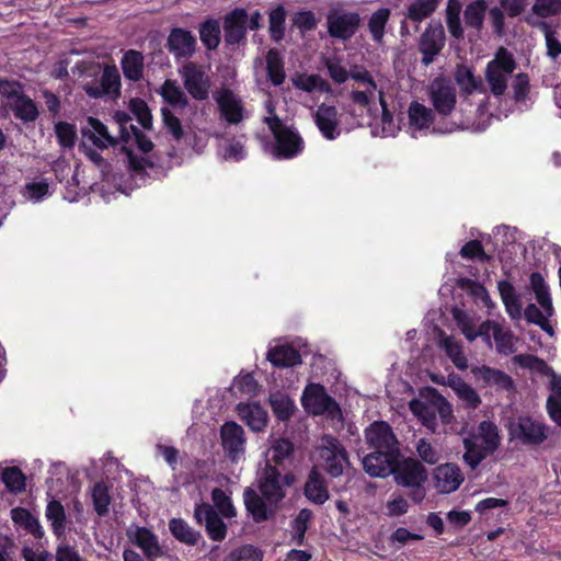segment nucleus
Listing matches in <instances>:
<instances>
[{
	"mask_svg": "<svg viewBox=\"0 0 561 561\" xmlns=\"http://www.w3.org/2000/svg\"><path fill=\"white\" fill-rule=\"evenodd\" d=\"M270 33L274 41L279 42L284 37L285 10L282 5L270 13Z\"/></svg>",
	"mask_w": 561,
	"mask_h": 561,
	"instance_id": "61",
	"label": "nucleus"
},
{
	"mask_svg": "<svg viewBox=\"0 0 561 561\" xmlns=\"http://www.w3.org/2000/svg\"><path fill=\"white\" fill-rule=\"evenodd\" d=\"M238 415L254 432H261L267 424V412L257 403H239L237 405Z\"/></svg>",
	"mask_w": 561,
	"mask_h": 561,
	"instance_id": "30",
	"label": "nucleus"
},
{
	"mask_svg": "<svg viewBox=\"0 0 561 561\" xmlns=\"http://www.w3.org/2000/svg\"><path fill=\"white\" fill-rule=\"evenodd\" d=\"M530 286L539 306L529 304L524 311L525 319L552 336L553 329L549 323V318L553 316L554 310L548 286L539 273L530 275Z\"/></svg>",
	"mask_w": 561,
	"mask_h": 561,
	"instance_id": "4",
	"label": "nucleus"
},
{
	"mask_svg": "<svg viewBox=\"0 0 561 561\" xmlns=\"http://www.w3.org/2000/svg\"><path fill=\"white\" fill-rule=\"evenodd\" d=\"M311 511L304 508L296 516L293 527H294V536L293 539L296 545H301L305 539V534L308 529V524L311 519Z\"/></svg>",
	"mask_w": 561,
	"mask_h": 561,
	"instance_id": "63",
	"label": "nucleus"
},
{
	"mask_svg": "<svg viewBox=\"0 0 561 561\" xmlns=\"http://www.w3.org/2000/svg\"><path fill=\"white\" fill-rule=\"evenodd\" d=\"M501 444L497 426L491 421H482L478 433L463 438L466 449L462 458L471 468L476 469L489 455L493 454Z\"/></svg>",
	"mask_w": 561,
	"mask_h": 561,
	"instance_id": "3",
	"label": "nucleus"
},
{
	"mask_svg": "<svg viewBox=\"0 0 561 561\" xmlns=\"http://www.w3.org/2000/svg\"><path fill=\"white\" fill-rule=\"evenodd\" d=\"M312 117L319 131L327 140H335L341 136V115L336 106L321 103Z\"/></svg>",
	"mask_w": 561,
	"mask_h": 561,
	"instance_id": "16",
	"label": "nucleus"
},
{
	"mask_svg": "<svg viewBox=\"0 0 561 561\" xmlns=\"http://www.w3.org/2000/svg\"><path fill=\"white\" fill-rule=\"evenodd\" d=\"M440 0H414L408 8L407 18L421 22L428 18L438 7Z\"/></svg>",
	"mask_w": 561,
	"mask_h": 561,
	"instance_id": "45",
	"label": "nucleus"
},
{
	"mask_svg": "<svg viewBox=\"0 0 561 561\" xmlns=\"http://www.w3.org/2000/svg\"><path fill=\"white\" fill-rule=\"evenodd\" d=\"M359 24V13L346 11L341 8L330 10L327 16V26L330 36L343 41L353 37Z\"/></svg>",
	"mask_w": 561,
	"mask_h": 561,
	"instance_id": "11",
	"label": "nucleus"
},
{
	"mask_svg": "<svg viewBox=\"0 0 561 561\" xmlns=\"http://www.w3.org/2000/svg\"><path fill=\"white\" fill-rule=\"evenodd\" d=\"M267 359L275 366L289 367L300 363V355L294 347L280 345L268 351Z\"/></svg>",
	"mask_w": 561,
	"mask_h": 561,
	"instance_id": "36",
	"label": "nucleus"
},
{
	"mask_svg": "<svg viewBox=\"0 0 561 561\" xmlns=\"http://www.w3.org/2000/svg\"><path fill=\"white\" fill-rule=\"evenodd\" d=\"M294 85L306 92L320 91L331 93L332 89L328 81L319 75H302L294 79Z\"/></svg>",
	"mask_w": 561,
	"mask_h": 561,
	"instance_id": "43",
	"label": "nucleus"
},
{
	"mask_svg": "<svg viewBox=\"0 0 561 561\" xmlns=\"http://www.w3.org/2000/svg\"><path fill=\"white\" fill-rule=\"evenodd\" d=\"M453 317L456 321V324L461 330L467 340L473 341L477 339L474 322L468 313L458 308H455L453 310Z\"/></svg>",
	"mask_w": 561,
	"mask_h": 561,
	"instance_id": "60",
	"label": "nucleus"
},
{
	"mask_svg": "<svg viewBox=\"0 0 561 561\" xmlns=\"http://www.w3.org/2000/svg\"><path fill=\"white\" fill-rule=\"evenodd\" d=\"M501 299L505 306V310L512 319L522 317V304L514 286L507 280L497 283Z\"/></svg>",
	"mask_w": 561,
	"mask_h": 561,
	"instance_id": "33",
	"label": "nucleus"
},
{
	"mask_svg": "<svg viewBox=\"0 0 561 561\" xmlns=\"http://www.w3.org/2000/svg\"><path fill=\"white\" fill-rule=\"evenodd\" d=\"M305 409L312 414L327 413L331 417L340 415V409L336 402L325 392L323 386L318 383L309 385L301 398Z\"/></svg>",
	"mask_w": 561,
	"mask_h": 561,
	"instance_id": "14",
	"label": "nucleus"
},
{
	"mask_svg": "<svg viewBox=\"0 0 561 561\" xmlns=\"http://www.w3.org/2000/svg\"><path fill=\"white\" fill-rule=\"evenodd\" d=\"M46 518L50 522L54 533L58 536L62 535L66 529V513L65 508L58 501H50L47 504Z\"/></svg>",
	"mask_w": 561,
	"mask_h": 561,
	"instance_id": "44",
	"label": "nucleus"
},
{
	"mask_svg": "<svg viewBox=\"0 0 561 561\" xmlns=\"http://www.w3.org/2000/svg\"><path fill=\"white\" fill-rule=\"evenodd\" d=\"M262 551L252 546L244 545L231 550L222 561H262Z\"/></svg>",
	"mask_w": 561,
	"mask_h": 561,
	"instance_id": "53",
	"label": "nucleus"
},
{
	"mask_svg": "<svg viewBox=\"0 0 561 561\" xmlns=\"http://www.w3.org/2000/svg\"><path fill=\"white\" fill-rule=\"evenodd\" d=\"M248 23V13L244 9H236L225 18V39L229 44H237L243 39Z\"/></svg>",
	"mask_w": 561,
	"mask_h": 561,
	"instance_id": "28",
	"label": "nucleus"
},
{
	"mask_svg": "<svg viewBox=\"0 0 561 561\" xmlns=\"http://www.w3.org/2000/svg\"><path fill=\"white\" fill-rule=\"evenodd\" d=\"M163 100L172 106L184 108L188 105V99L175 81L165 80L160 88Z\"/></svg>",
	"mask_w": 561,
	"mask_h": 561,
	"instance_id": "41",
	"label": "nucleus"
},
{
	"mask_svg": "<svg viewBox=\"0 0 561 561\" xmlns=\"http://www.w3.org/2000/svg\"><path fill=\"white\" fill-rule=\"evenodd\" d=\"M533 12L540 18H548L561 12V0H535Z\"/></svg>",
	"mask_w": 561,
	"mask_h": 561,
	"instance_id": "64",
	"label": "nucleus"
},
{
	"mask_svg": "<svg viewBox=\"0 0 561 561\" xmlns=\"http://www.w3.org/2000/svg\"><path fill=\"white\" fill-rule=\"evenodd\" d=\"M293 450L294 446L288 439H274L267 451V463L272 461L277 465H282L285 459L290 457Z\"/></svg>",
	"mask_w": 561,
	"mask_h": 561,
	"instance_id": "47",
	"label": "nucleus"
},
{
	"mask_svg": "<svg viewBox=\"0 0 561 561\" xmlns=\"http://www.w3.org/2000/svg\"><path fill=\"white\" fill-rule=\"evenodd\" d=\"M167 48L175 59H187L195 54L196 38L192 32L175 27L171 30L168 36Z\"/></svg>",
	"mask_w": 561,
	"mask_h": 561,
	"instance_id": "23",
	"label": "nucleus"
},
{
	"mask_svg": "<svg viewBox=\"0 0 561 561\" xmlns=\"http://www.w3.org/2000/svg\"><path fill=\"white\" fill-rule=\"evenodd\" d=\"M305 494L316 504H323L329 499V492L324 485V480L316 468L310 471L308 481L305 485Z\"/></svg>",
	"mask_w": 561,
	"mask_h": 561,
	"instance_id": "34",
	"label": "nucleus"
},
{
	"mask_svg": "<svg viewBox=\"0 0 561 561\" xmlns=\"http://www.w3.org/2000/svg\"><path fill=\"white\" fill-rule=\"evenodd\" d=\"M220 440L225 456L238 463L244 459L247 438L244 430L236 422H226L220 428Z\"/></svg>",
	"mask_w": 561,
	"mask_h": 561,
	"instance_id": "12",
	"label": "nucleus"
},
{
	"mask_svg": "<svg viewBox=\"0 0 561 561\" xmlns=\"http://www.w3.org/2000/svg\"><path fill=\"white\" fill-rule=\"evenodd\" d=\"M367 444L381 451L397 450L398 440L392 433L391 427L386 422H375L365 431Z\"/></svg>",
	"mask_w": 561,
	"mask_h": 561,
	"instance_id": "24",
	"label": "nucleus"
},
{
	"mask_svg": "<svg viewBox=\"0 0 561 561\" xmlns=\"http://www.w3.org/2000/svg\"><path fill=\"white\" fill-rule=\"evenodd\" d=\"M219 35L220 28L217 21H206L199 27L201 41L208 49H215L219 45Z\"/></svg>",
	"mask_w": 561,
	"mask_h": 561,
	"instance_id": "51",
	"label": "nucleus"
},
{
	"mask_svg": "<svg viewBox=\"0 0 561 561\" xmlns=\"http://www.w3.org/2000/svg\"><path fill=\"white\" fill-rule=\"evenodd\" d=\"M449 387L455 391L457 397L463 402L468 409H477L481 399L477 391L459 377H451L448 381Z\"/></svg>",
	"mask_w": 561,
	"mask_h": 561,
	"instance_id": "35",
	"label": "nucleus"
},
{
	"mask_svg": "<svg viewBox=\"0 0 561 561\" xmlns=\"http://www.w3.org/2000/svg\"><path fill=\"white\" fill-rule=\"evenodd\" d=\"M93 505L99 515H105L108 511L111 497L104 483H96L92 489Z\"/></svg>",
	"mask_w": 561,
	"mask_h": 561,
	"instance_id": "57",
	"label": "nucleus"
},
{
	"mask_svg": "<svg viewBox=\"0 0 561 561\" xmlns=\"http://www.w3.org/2000/svg\"><path fill=\"white\" fill-rule=\"evenodd\" d=\"M515 69L516 61L513 54L506 48L500 47L485 69V79L494 96H502L505 93Z\"/></svg>",
	"mask_w": 561,
	"mask_h": 561,
	"instance_id": "5",
	"label": "nucleus"
},
{
	"mask_svg": "<svg viewBox=\"0 0 561 561\" xmlns=\"http://www.w3.org/2000/svg\"><path fill=\"white\" fill-rule=\"evenodd\" d=\"M102 92L106 95L118 96L121 91V76L115 66H106L101 76Z\"/></svg>",
	"mask_w": 561,
	"mask_h": 561,
	"instance_id": "46",
	"label": "nucleus"
},
{
	"mask_svg": "<svg viewBox=\"0 0 561 561\" xmlns=\"http://www.w3.org/2000/svg\"><path fill=\"white\" fill-rule=\"evenodd\" d=\"M435 121L433 110L419 101H412L408 107V130L412 137L427 135Z\"/></svg>",
	"mask_w": 561,
	"mask_h": 561,
	"instance_id": "18",
	"label": "nucleus"
},
{
	"mask_svg": "<svg viewBox=\"0 0 561 561\" xmlns=\"http://www.w3.org/2000/svg\"><path fill=\"white\" fill-rule=\"evenodd\" d=\"M409 408L417 420L432 433H439L440 425L451 424V404L436 389H428L410 401Z\"/></svg>",
	"mask_w": 561,
	"mask_h": 561,
	"instance_id": "2",
	"label": "nucleus"
},
{
	"mask_svg": "<svg viewBox=\"0 0 561 561\" xmlns=\"http://www.w3.org/2000/svg\"><path fill=\"white\" fill-rule=\"evenodd\" d=\"M399 451L375 450L363 458V468L370 477L385 478L393 471Z\"/></svg>",
	"mask_w": 561,
	"mask_h": 561,
	"instance_id": "20",
	"label": "nucleus"
},
{
	"mask_svg": "<svg viewBox=\"0 0 561 561\" xmlns=\"http://www.w3.org/2000/svg\"><path fill=\"white\" fill-rule=\"evenodd\" d=\"M439 346L445 350L446 355L457 368L466 369L468 367V360L463 354L462 346L453 336L442 334L439 337Z\"/></svg>",
	"mask_w": 561,
	"mask_h": 561,
	"instance_id": "37",
	"label": "nucleus"
},
{
	"mask_svg": "<svg viewBox=\"0 0 561 561\" xmlns=\"http://www.w3.org/2000/svg\"><path fill=\"white\" fill-rule=\"evenodd\" d=\"M288 484V477L282 476L280 472L270 463H266L259 477V490L270 505H278L285 497V486Z\"/></svg>",
	"mask_w": 561,
	"mask_h": 561,
	"instance_id": "13",
	"label": "nucleus"
},
{
	"mask_svg": "<svg viewBox=\"0 0 561 561\" xmlns=\"http://www.w3.org/2000/svg\"><path fill=\"white\" fill-rule=\"evenodd\" d=\"M129 108L133 114L137 117L139 124L145 129H150L152 126V116L147 103L141 99H131L129 102Z\"/></svg>",
	"mask_w": 561,
	"mask_h": 561,
	"instance_id": "58",
	"label": "nucleus"
},
{
	"mask_svg": "<svg viewBox=\"0 0 561 561\" xmlns=\"http://www.w3.org/2000/svg\"><path fill=\"white\" fill-rule=\"evenodd\" d=\"M324 65L328 69L330 78L339 84L346 82L348 78L353 79L352 72L355 69H364L363 67H355L348 72L347 69L342 65L341 59L337 57L327 58Z\"/></svg>",
	"mask_w": 561,
	"mask_h": 561,
	"instance_id": "49",
	"label": "nucleus"
},
{
	"mask_svg": "<svg viewBox=\"0 0 561 561\" xmlns=\"http://www.w3.org/2000/svg\"><path fill=\"white\" fill-rule=\"evenodd\" d=\"M172 535L182 542L195 545L198 540L196 534L184 520L173 518L169 524Z\"/></svg>",
	"mask_w": 561,
	"mask_h": 561,
	"instance_id": "52",
	"label": "nucleus"
},
{
	"mask_svg": "<svg viewBox=\"0 0 561 561\" xmlns=\"http://www.w3.org/2000/svg\"><path fill=\"white\" fill-rule=\"evenodd\" d=\"M184 89L197 101H205L209 96L211 80L203 65L186 61L179 68Z\"/></svg>",
	"mask_w": 561,
	"mask_h": 561,
	"instance_id": "9",
	"label": "nucleus"
},
{
	"mask_svg": "<svg viewBox=\"0 0 561 561\" xmlns=\"http://www.w3.org/2000/svg\"><path fill=\"white\" fill-rule=\"evenodd\" d=\"M194 515L199 524L205 523L206 530L213 540L225 539L227 527L211 505L206 503L197 505Z\"/></svg>",
	"mask_w": 561,
	"mask_h": 561,
	"instance_id": "26",
	"label": "nucleus"
},
{
	"mask_svg": "<svg viewBox=\"0 0 561 561\" xmlns=\"http://www.w3.org/2000/svg\"><path fill=\"white\" fill-rule=\"evenodd\" d=\"M485 9V2L482 0L469 3L463 13L466 24L474 28H480L483 24Z\"/></svg>",
	"mask_w": 561,
	"mask_h": 561,
	"instance_id": "55",
	"label": "nucleus"
},
{
	"mask_svg": "<svg viewBox=\"0 0 561 561\" xmlns=\"http://www.w3.org/2000/svg\"><path fill=\"white\" fill-rule=\"evenodd\" d=\"M12 520L26 531L33 534L35 537L43 536L42 527L37 520L27 510L23 507H15L11 511Z\"/></svg>",
	"mask_w": 561,
	"mask_h": 561,
	"instance_id": "42",
	"label": "nucleus"
},
{
	"mask_svg": "<svg viewBox=\"0 0 561 561\" xmlns=\"http://www.w3.org/2000/svg\"><path fill=\"white\" fill-rule=\"evenodd\" d=\"M130 542L140 548L147 559L152 560L162 556V549L157 536L146 527L131 526L126 533Z\"/></svg>",
	"mask_w": 561,
	"mask_h": 561,
	"instance_id": "25",
	"label": "nucleus"
},
{
	"mask_svg": "<svg viewBox=\"0 0 561 561\" xmlns=\"http://www.w3.org/2000/svg\"><path fill=\"white\" fill-rule=\"evenodd\" d=\"M2 481L11 492L18 493L25 489L24 474L15 467L4 469Z\"/></svg>",
	"mask_w": 561,
	"mask_h": 561,
	"instance_id": "59",
	"label": "nucleus"
},
{
	"mask_svg": "<svg viewBox=\"0 0 561 561\" xmlns=\"http://www.w3.org/2000/svg\"><path fill=\"white\" fill-rule=\"evenodd\" d=\"M445 46V32L440 23L428 24L420 37L419 50L422 54V64L431 65Z\"/></svg>",
	"mask_w": 561,
	"mask_h": 561,
	"instance_id": "17",
	"label": "nucleus"
},
{
	"mask_svg": "<svg viewBox=\"0 0 561 561\" xmlns=\"http://www.w3.org/2000/svg\"><path fill=\"white\" fill-rule=\"evenodd\" d=\"M83 142H90L100 150L107 149L121 144L117 137L110 134L108 128L98 118L88 117L82 127Z\"/></svg>",
	"mask_w": 561,
	"mask_h": 561,
	"instance_id": "21",
	"label": "nucleus"
},
{
	"mask_svg": "<svg viewBox=\"0 0 561 561\" xmlns=\"http://www.w3.org/2000/svg\"><path fill=\"white\" fill-rule=\"evenodd\" d=\"M55 133L60 146L71 148L77 138L76 127L69 123L59 122L55 125Z\"/></svg>",
	"mask_w": 561,
	"mask_h": 561,
	"instance_id": "62",
	"label": "nucleus"
},
{
	"mask_svg": "<svg viewBox=\"0 0 561 561\" xmlns=\"http://www.w3.org/2000/svg\"><path fill=\"white\" fill-rule=\"evenodd\" d=\"M266 123L276 138L275 153L277 157L290 159L302 151V138L291 129L282 128L278 117H267Z\"/></svg>",
	"mask_w": 561,
	"mask_h": 561,
	"instance_id": "10",
	"label": "nucleus"
},
{
	"mask_svg": "<svg viewBox=\"0 0 561 561\" xmlns=\"http://www.w3.org/2000/svg\"><path fill=\"white\" fill-rule=\"evenodd\" d=\"M455 80L460 90L466 94L482 92V81L477 78L473 71L466 66H458L455 71Z\"/></svg>",
	"mask_w": 561,
	"mask_h": 561,
	"instance_id": "38",
	"label": "nucleus"
},
{
	"mask_svg": "<svg viewBox=\"0 0 561 561\" xmlns=\"http://www.w3.org/2000/svg\"><path fill=\"white\" fill-rule=\"evenodd\" d=\"M220 116L229 124H239L243 119L241 99L229 89H220L214 94Z\"/></svg>",
	"mask_w": 561,
	"mask_h": 561,
	"instance_id": "22",
	"label": "nucleus"
},
{
	"mask_svg": "<svg viewBox=\"0 0 561 561\" xmlns=\"http://www.w3.org/2000/svg\"><path fill=\"white\" fill-rule=\"evenodd\" d=\"M352 78L358 83V88L350 92L352 102L365 108L369 115H373L371 105L377 96L381 107L380 123L382 126V135L385 137L393 136L396 125L393 116L388 108L383 88L378 85L373 75L367 69H355L352 72Z\"/></svg>",
	"mask_w": 561,
	"mask_h": 561,
	"instance_id": "1",
	"label": "nucleus"
},
{
	"mask_svg": "<svg viewBox=\"0 0 561 561\" xmlns=\"http://www.w3.org/2000/svg\"><path fill=\"white\" fill-rule=\"evenodd\" d=\"M273 412L279 420H287L293 414L295 405L290 398L283 393H275L270 397Z\"/></svg>",
	"mask_w": 561,
	"mask_h": 561,
	"instance_id": "50",
	"label": "nucleus"
},
{
	"mask_svg": "<svg viewBox=\"0 0 561 561\" xmlns=\"http://www.w3.org/2000/svg\"><path fill=\"white\" fill-rule=\"evenodd\" d=\"M473 375L484 383L499 389L510 390L513 388L512 378L502 370L489 366H480L472 369Z\"/></svg>",
	"mask_w": 561,
	"mask_h": 561,
	"instance_id": "31",
	"label": "nucleus"
},
{
	"mask_svg": "<svg viewBox=\"0 0 561 561\" xmlns=\"http://www.w3.org/2000/svg\"><path fill=\"white\" fill-rule=\"evenodd\" d=\"M214 506L226 518H232L237 515V510L232 504L230 496L221 489H214L211 492Z\"/></svg>",
	"mask_w": 561,
	"mask_h": 561,
	"instance_id": "54",
	"label": "nucleus"
},
{
	"mask_svg": "<svg viewBox=\"0 0 561 561\" xmlns=\"http://www.w3.org/2000/svg\"><path fill=\"white\" fill-rule=\"evenodd\" d=\"M22 194L24 198L37 203L49 194V184L46 180L28 182L24 185Z\"/></svg>",
	"mask_w": 561,
	"mask_h": 561,
	"instance_id": "56",
	"label": "nucleus"
},
{
	"mask_svg": "<svg viewBox=\"0 0 561 561\" xmlns=\"http://www.w3.org/2000/svg\"><path fill=\"white\" fill-rule=\"evenodd\" d=\"M122 70L126 79L139 81L144 76V55L135 49H129L123 55Z\"/></svg>",
	"mask_w": 561,
	"mask_h": 561,
	"instance_id": "32",
	"label": "nucleus"
},
{
	"mask_svg": "<svg viewBox=\"0 0 561 561\" xmlns=\"http://www.w3.org/2000/svg\"><path fill=\"white\" fill-rule=\"evenodd\" d=\"M390 14V9L380 8L370 15L367 26L374 42L379 44L382 42L385 27L389 21Z\"/></svg>",
	"mask_w": 561,
	"mask_h": 561,
	"instance_id": "39",
	"label": "nucleus"
},
{
	"mask_svg": "<svg viewBox=\"0 0 561 561\" xmlns=\"http://www.w3.org/2000/svg\"><path fill=\"white\" fill-rule=\"evenodd\" d=\"M244 505L247 511L251 514L252 518L256 522H264L275 512L277 505H270V503L254 490L248 488L243 493Z\"/></svg>",
	"mask_w": 561,
	"mask_h": 561,
	"instance_id": "29",
	"label": "nucleus"
},
{
	"mask_svg": "<svg viewBox=\"0 0 561 561\" xmlns=\"http://www.w3.org/2000/svg\"><path fill=\"white\" fill-rule=\"evenodd\" d=\"M394 481L397 484L411 489L410 497L420 503L425 497V489L423 484L427 479L425 468L415 459H404L393 465Z\"/></svg>",
	"mask_w": 561,
	"mask_h": 561,
	"instance_id": "6",
	"label": "nucleus"
},
{
	"mask_svg": "<svg viewBox=\"0 0 561 561\" xmlns=\"http://www.w3.org/2000/svg\"><path fill=\"white\" fill-rule=\"evenodd\" d=\"M427 93L438 115L445 117L455 110L457 103L456 90L447 79H434L428 85Z\"/></svg>",
	"mask_w": 561,
	"mask_h": 561,
	"instance_id": "15",
	"label": "nucleus"
},
{
	"mask_svg": "<svg viewBox=\"0 0 561 561\" xmlns=\"http://www.w3.org/2000/svg\"><path fill=\"white\" fill-rule=\"evenodd\" d=\"M0 95L4 99L3 105L11 110L16 118L33 122L38 116L35 103L23 93L20 83L0 80Z\"/></svg>",
	"mask_w": 561,
	"mask_h": 561,
	"instance_id": "7",
	"label": "nucleus"
},
{
	"mask_svg": "<svg viewBox=\"0 0 561 561\" xmlns=\"http://www.w3.org/2000/svg\"><path fill=\"white\" fill-rule=\"evenodd\" d=\"M463 481L460 469L454 463H444L435 469L434 483L440 493L456 491Z\"/></svg>",
	"mask_w": 561,
	"mask_h": 561,
	"instance_id": "27",
	"label": "nucleus"
},
{
	"mask_svg": "<svg viewBox=\"0 0 561 561\" xmlns=\"http://www.w3.org/2000/svg\"><path fill=\"white\" fill-rule=\"evenodd\" d=\"M548 427L531 417H519L512 425V435L527 445H540L548 437Z\"/></svg>",
	"mask_w": 561,
	"mask_h": 561,
	"instance_id": "19",
	"label": "nucleus"
},
{
	"mask_svg": "<svg viewBox=\"0 0 561 561\" xmlns=\"http://www.w3.org/2000/svg\"><path fill=\"white\" fill-rule=\"evenodd\" d=\"M266 71L271 82L278 87L286 78L284 62L280 54L276 49H270L266 55Z\"/></svg>",
	"mask_w": 561,
	"mask_h": 561,
	"instance_id": "40",
	"label": "nucleus"
},
{
	"mask_svg": "<svg viewBox=\"0 0 561 561\" xmlns=\"http://www.w3.org/2000/svg\"><path fill=\"white\" fill-rule=\"evenodd\" d=\"M319 465L333 478L342 476L348 458L341 442L330 435H324L318 446Z\"/></svg>",
	"mask_w": 561,
	"mask_h": 561,
	"instance_id": "8",
	"label": "nucleus"
},
{
	"mask_svg": "<svg viewBox=\"0 0 561 561\" xmlns=\"http://www.w3.org/2000/svg\"><path fill=\"white\" fill-rule=\"evenodd\" d=\"M496 351L500 354L508 355L515 352L516 339L510 330H505L501 324L493 334Z\"/></svg>",
	"mask_w": 561,
	"mask_h": 561,
	"instance_id": "48",
	"label": "nucleus"
}]
</instances>
